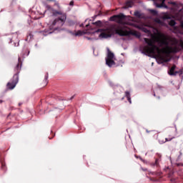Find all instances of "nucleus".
<instances>
[{"label": "nucleus", "instance_id": "obj_1", "mask_svg": "<svg viewBox=\"0 0 183 183\" xmlns=\"http://www.w3.org/2000/svg\"><path fill=\"white\" fill-rule=\"evenodd\" d=\"M144 41L147 44V46H144L142 48V54L148 55V56L155 55L158 64L169 62V59L167 57L165 54H171V52L177 54V52H179V49L177 46H167L166 48L160 49L155 44V41H154L152 39L144 38Z\"/></svg>", "mask_w": 183, "mask_h": 183}, {"label": "nucleus", "instance_id": "obj_2", "mask_svg": "<svg viewBox=\"0 0 183 183\" xmlns=\"http://www.w3.org/2000/svg\"><path fill=\"white\" fill-rule=\"evenodd\" d=\"M53 16H60L56 18L51 24V26H54V29H58L59 28H62L64 26L65 22H66V13H64L62 11L53 10Z\"/></svg>", "mask_w": 183, "mask_h": 183}, {"label": "nucleus", "instance_id": "obj_3", "mask_svg": "<svg viewBox=\"0 0 183 183\" xmlns=\"http://www.w3.org/2000/svg\"><path fill=\"white\" fill-rule=\"evenodd\" d=\"M21 68H22V59L21 57L18 58V63L14 68V71L16 74L13 76L11 79V81L7 83V88L9 89H14L15 86H16V84H18L19 81V72L21 71Z\"/></svg>", "mask_w": 183, "mask_h": 183}, {"label": "nucleus", "instance_id": "obj_4", "mask_svg": "<svg viewBox=\"0 0 183 183\" xmlns=\"http://www.w3.org/2000/svg\"><path fill=\"white\" fill-rule=\"evenodd\" d=\"M115 34L119 36H129L130 35H135L132 31L125 29L124 26H119L115 29Z\"/></svg>", "mask_w": 183, "mask_h": 183}, {"label": "nucleus", "instance_id": "obj_5", "mask_svg": "<svg viewBox=\"0 0 183 183\" xmlns=\"http://www.w3.org/2000/svg\"><path fill=\"white\" fill-rule=\"evenodd\" d=\"M177 69V66L173 64L172 66L170 68L169 71H168L169 75L171 76H176V75H182V70L180 69L179 71H175Z\"/></svg>", "mask_w": 183, "mask_h": 183}, {"label": "nucleus", "instance_id": "obj_6", "mask_svg": "<svg viewBox=\"0 0 183 183\" xmlns=\"http://www.w3.org/2000/svg\"><path fill=\"white\" fill-rule=\"evenodd\" d=\"M125 18V15L124 14H119L118 15H114L110 18V20L114 21V22H117V24H122V21Z\"/></svg>", "mask_w": 183, "mask_h": 183}, {"label": "nucleus", "instance_id": "obj_7", "mask_svg": "<svg viewBox=\"0 0 183 183\" xmlns=\"http://www.w3.org/2000/svg\"><path fill=\"white\" fill-rule=\"evenodd\" d=\"M175 137L174 136H169V138H164V137H159V144H165V142H169L172 139H174Z\"/></svg>", "mask_w": 183, "mask_h": 183}, {"label": "nucleus", "instance_id": "obj_8", "mask_svg": "<svg viewBox=\"0 0 183 183\" xmlns=\"http://www.w3.org/2000/svg\"><path fill=\"white\" fill-rule=\"evenodd\" d=\"M111 36H112V30H107L99 34L100 38H111Z\"/></svg>", "mask_w": 183, "mask_h": 183}, {"label": "nucleus", "instance_id": "obj_9", "mask_svg": "<svg viewBox=\"0 0 183 183\" xmlns=\"http://www.w3.org/2000/svg\"><path fill=\"white\" fill-rule=\"evenodd\" d=\"M69 34H71V35H74L75 36H81V35L86 34L85 31H81V30L77 31L76 33H74L72 31H69Z\"/></svg>", "mask_w": 183, "mask_h": 183}, {"label": "nucleus", "instance_id": "obj_10", "mask_svg": "<svg viewBox=\"0 0 183 183\" xmlns=\"http://www.w3.org/2000/svg\"><path fill=\"white\" fill-rule=\"evenodd\" d=\"M134 3L132 1H127L123 6V9H128V8H132Z\"/></svg>", "mask_w": 183, "mask_h": 183}, {"label": "nucleus", "instance_id": "obj_11", "mask_svg": "<svg viewBox=\"0 0 183 183\" xmlns=\"http://www.w3.org/2000/svg\"><path fill=\"white\" fill-rule=\"evenodd\" d=\"M106 64L108 66L111 67L112 65H115V61L114 59H106Z\"/></svg>", "mask_w": 183, "mask_h": 183}, {"label": "nucleus", "instance_id": "obj_12", "mask_svg": "<svg viewBox=\"0 0 183 183\" xmlns=\"http://www.w3.org/2000/svg\"><path fill=\"white\" fill-rule=\"evenodd\" d=\"M114 57H115V55L114 54V53H112V51H111V50H109V49H107V59H114Z\"/></svg>", "mask_w": 183, "mask_h": 183}, {"label": "nucleus", "instance_id": "obj_13", "mask_svg": "<svg viewBox=\"0 0 183 183\" xmlns=\"http://www.w3.org/2000/svg\"><path fill=\"white\" fill-rule=\"evenodd\" d=\"M125 97L127 98V101L129 102V104H132V100H131V93L129 91L125 92Z\"/></svg>", "mask_w": 183, "mask_h": 183}, {"label": "nucleus", "instance_id": "obj_14", "mask_svg": "<svg viewBox=\"0 0 183 183\" xmlns=\"http://www.w3.org/2000/svg\"><path fill=\"white\" fill-rule=\"evenodd\" d=\"M160 44L161 45H165L166 48L167 46H169V43L168 42V41L165 40V39H162L160 41Z\"/></svg>", "mask_w": 183, "mask_h": 183}, {"label": "nucleus", "instance_id": "obj_15", "mask_svg": "<svg viewBox=\"0 0 183 183\" xmlns=\"http://www.w3.org/2000/svg\"><path fill=\"white\" fill-rule=\"evenodd\" d=\"M162 19H171V15L168 14H164L163 16H162Z\"/></svg>", "mask_w": 183, "mask_h": 183}, {"label": "nucleus", "instance_id": "obj_16", "mask_svg": "<svg viewBox=\"0 0 183 183\" xmlns=\"http://www.w3.org/2000/svg\"><path fill=\"white\" fill-rule=\"evenodd\" d=\"M177 24V22L174 21V20H171L169 22V25L170 26H175V25Z\"/></svg>", "mask_w": 183, "mask_h": 183}, {"label": "nucleus", "instance_id": "obj_17", "mask_svg": "<svg viewBox=\"0 0 183 183\" xmlns=\"http://www.w3.org/2000/svg\"><path fill=\"white\" fill-rule=\"evenodd\" d=\"M134 16H137V18H141V13L139 11H135Z\"/></svg>", "mask_w": 183, "mask_h": 183}, {"label": "nucleus", "instance_id": "obj_18", "mask_svg": "<svg viewBox=\"0 0 183 183\" xmlns=\"http://www.w3.org/2000/svg\"><path fill=\"white\" fill-rule=\"evenodd\" d=\"M150 13H152V15H158V11H157V10L154 9H151Z\"/></svg>", "mask_w": 183, "mask_h": 183}, {"label": "nucleus", "instance_id": "obj_19", "mask_svg": "<svg viewBox=\"0 0 183 183\" xmlns=\"http://www.w3.org/2000/svg\"><path fill=\"white\" fill-rule=\"evenodd\" d=\"M177 15H179L180 19L183 18V9H181L177 14Z\"/></svg>", "mask_w": 183, "mask_h": 183}, {"label": "nucleus", "instance_id": "obj_20", "mask_svg": "<svg viewBox=\"0 0 183 183\" xmlns=\"http://www.w3.org/2000/svg\"><path fill=\"white\" fill-rule=\"evenodd\" d=\"M44 81H45V84L46 85L48 84V74H46L44 76Z\"/></svg>", "mask_w": 183, "mask_h": 183}, {"label": "nucleus", "instance_id": "obj_21", "mask_svg": "<svg viewBox=\"0 0 183 183\" xmlns=\"http://www.w3.org/2000/svg\"><path fill=\"white\" fill-rule=\"evenodd\" d=\"M154 165H156V167H158V165H159V159H156Z\"/></svg>", "mask_w": 183, "mask_h": 183}, {"label": "nucleus", "instance_id": "obj_22", "mask_svg": "<svg viewBox=\"0 0 183 183\" xmlns=\"http://www.w3.org/2000/svg\"><path fill=\"white\" fill-rule=\"evenodd\" d=\"M54 2V5L57 6V8L59 9L61 8V6H59V3L56 1H55Z\"/></svg>", "mask_w": 183, "mask_h": 183}, {"label": "nucleus", "instance_id": "obj_23", "mask_svg": "<svg viewBox=\"0 0 183 183\" xmlns=\"http://www.w3.org/2000/svg\"><path fill=\"white\" fill-rule=\"evenodd\" d=\"M94 25H97V26H99L101 25L102 22L101 21H97L95 23H93Z\"/></svg>", "mask_w": 183, "mask_h": 183}, {"label": "nucleus", "instance_id": "obj_24", "mask_svg": "<svg viewBox=\"0 0 183 183\" xmlns=\"http://www.w3.org/2000/svg\"><path fill=\"white\" fill-rule=\"evenodd\" d=\"M1 169H3L4 171H5L6 169V166H5V164L4 163H1Z\"/></svg>", "mask_w": 183, "mask_h": 183}, {"label": "nucleus", "instance_id": "obj_25", "mask_svg": "<svg viewBox=\"0 0 183 183\" xmlns=\"http://www.w3.org/2000/svg\"><path fill=\"white\" fill-rule=\"evenodd\" d=\"M179 46H181L182 49H183V41L182 40L180 41Z\"/></svg>", "mask_w": 183, "mask_h": 183}, {"label": "nucleus", "instance_id": "obj_26", "mask_svg": "<svg viewBox=\"0 0 183 183\" xmlns=\"http://www.w3.org/2000/svg\"><path fill=\"white\" fill-rule=\"evenodd\" d=\"M69 5L70 6H74V1H70Z\"/></svg>", "mask_w": 183, "mask_h": 183}, {"label": "nucleus", "instance_id": "obj_27", "mask_svg": "<svg viewBox=\"0 0 183 183\" xmlns=\"http://www.w3.org/2000/svg\"><path fill=\"white\" fill-rule=\"evenodd\" d=\"M144 32L148 33V32H149V31L148 29H144Z\"/></svg>", "mask_w": 183, "mask_h": 183}, {"label": "nucleus", "instance_id": "obj_28", "mask_svg": "<svg viewBox=\"0 0 183 183\" xmlns=\"http://www.w3.org/2000/svg\"><path fill=\"white\" fill-rule=\"evenodd\" d=\"M180 26H181V28L183 29V22H182V23L180 24Z\"/></svg>", "mask_w": 183, "mask_h": 183}, {"label": "nucleus", "instance_id": "obj_29", "mask_svg": "<svg viewBox=\"0 0 183 183\" xmlns=\"http://www.w3.org/2000/svg\"><path fill=\"white\" fill-rule=\"evenodd\" d=\"M157 22H158V24H161V20L158 19Z\"/></svg>", "mask_w": 183, "mask_h": 183}, {"label": "nucleus", "instance_id": "obj_30", "mask_svg": "<svg viewBox=\"0 0 183 183\" xmlns=\"http://www.w3.org/2000/svg\"><path fill=\"white\" fill-rule=\"evenodd\" d=\"M49 1L50 2H55V0H47Z\"/></svg>", "mask_w": 183, "mask_h": 183}, {"label": "nucleus", "instance_id": "obj_31", "mask_svg": "<svg viewBox=\"0 0 183 183\" xmlns=\"http://www.w3.org/2000/svg\"><path fill=\"white\" fill-rule=\"evenodd\" d=\"M146 132H147V134H149V132H151V131H149L148 129H147Z\"/></svg>", "mask_w": 183, "mask_h": 183}, {"label": "nucleus", "instance_id": "obj_32", "mask_svg": "<svg viewBox=\"0 0 183 183\" xmlns=\"http://www.w3.org/2000/svg\"><path fill=\"white\" fill-rule=\"evenodd\" d=\"M48 9H51V6H47Z\"/></svg>", "mask_w": 183, "mask_h": 183}, {"label": "nucleus", "instance_id": "obj_33", "mask_svg": "<svg viewBox=\"0 0 183 183\" xmlns=\"http://www.w3.org/2000/svg\"><path fill=\"white\" fill-rule=\"evenodd\" d=\"M89 24L86 25V28H89Z\"/></svg>", "mask_w": 183, "mask_h": 183}, {"label": "nucleus", "instance_id": "obj_34", "mask_svg": "<svg viewBox=\"0 0 183 183\" xmlns=\"http://www.w3.org/2000/svg\"><path fill=\"white\" fill-rule=\"evenodd\" d=\"M22 103H19V107H21Z\"/></svg>", "mask_w": 183, "mask_h": 183}, {"label": "nucleus", "instance_id": "obj_35", "mask_svg": "<svg viewBox=\"0 0 183 183\" xmlns=\"http://www.w3.org/2000/svg\"><path fill=\"white\" fill-rule=\"evenodd\" d=\"M2 102H4V101H2V100H0V104H2Z\"/></svg>", "mask_w": 183, "mask_h": 183}, {"label": "nucleus", "instance_id": "obj_36", "mask_svg": "<svg viewBox=\"0 0 183 183\" xmlns=\"http://www.w3.org/2000/svg\"><path fill=\"white\" fill-rule=\"evenodd\" d=\"M86 39H89V40L91 39V38H89V37H86Z\"/></svg>", "mask_w": 183, "mask_h": 183}, {"label": "nucleus", "instance_id": "obj_37", "mask_svg": "<svg viewBox=\"0 0 183 183\" xmlns=\"http://www.w3.org/2000/svg\"><path fill=\"white\" fill-rule=\"evenodd\" d=\"M71 99H74V97H71Z\"/></svg>", "mask_w": 183, "mask_h": 183}, {"label": "nucleus", "instance_id": "obj_38", "mask_svg": "<svg viewBox=\"0 0 183 183\" xmlns=\"http://www.w3.org/2000/svg\"><path fill=\"white\" fill-rule=\"evenodd\" d=\"M80 26H84V24H81Z\"/></svg>", "mask_w": 183, "mask_h": 183}]
</instances>
